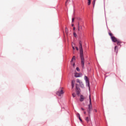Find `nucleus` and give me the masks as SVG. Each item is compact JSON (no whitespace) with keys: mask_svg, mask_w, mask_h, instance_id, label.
Here are the masks:
<instances>
[{"mask_svg":"<svg viewBox=\"0 0 126 126\" xmlns=\"http://www.w3.org/2000/svg\"><path fill=\"white\" fill-rule=\"evenodd\" d=\"M79 48L80 50V56L81 59V64L82 68H84L85 62L84 61V57L83 56V48H82V42L80 40L79 42Z\"/></svg>","mask_w":126,"mask_h":126,"instance_id":"nucleus-1","label":"nucleus"},{"mask_svg":"<svg viewBox=\"0 0 126 126\" xmlns=\"http://www.w3.org/2000/svg\"><path fill=\"white\" fill-rule=\"evenodd\" d=\"M90 104H89V110H88V113L89 114V116L90 117V114H91V110H92V102H91V95L90 94Z\"/></svg>","mask_w":126,"mask_h":126,"instance_id":"nucleus-2","label":"nucleus"},{"mask_svg":"<svg viewBox=\"0 0 126 126\" xmlns=\"http://www.w3.org/2000/svg\"><path fill=\"white\" fill-rule=\"evenodd\" d=\"M111 39L114 43H117V45L121 44V41H119L117 38L115 37V36L112 37Z\"/></svg>","mask_w":126,"mask_h":126,"instance_id":"nucleus-3","label":"nucleus"},{"mask_svg":"<svg viewBox=\"0 0 126 126\" xmlns=\"http://www.w3.org/2000/svg\"><path fill=\"white\" fill-rule=\"evenodd\" d=\"M63 93V88H61L59 90L56 92V94L58 96H62Z\"/></svg>","mask_w":126,"mask_h":126,"instance_id":"nucleus-4","label":"nucleus"},{"mask_svg":"<svg viewBox=\"0 0 126 126\" xmlns=\"http://www.w3.org/2000/svg\"><path fill=\"white\" fill-rule=\"evenodd\" d=\"M84 79L86 81L87 86H88L89 87V80H88V78L87 77V76H85Z\"/></svg>","mask_w":126,"mask_h":126,"instance_id":"nucleus-5","label":"nucleus"},{"mask_svg":"<svg viewBox=\"0 0 126 126\" xmlns=\"http://www.w3.org/2000/svg\"><path fill=\"white\" fill-rule=\"evenodd\" d=\"M87 98V97L84 96L82 95H81L80 101H81V102H83V101H84V99H86Z\"/></svg>","mask_w":126,"mask_h":126,"instance_id":"nucleus-6","label":"nucleus"},{"mask_svg":"<svg viewBox=\"0 0 126 126\" xmlns=\"http://www.w3.org/2000/svg\"><path fill=\"white\" fill-rule=\"evenodd\" d=\"M83 30V28H82V26H80L78 27V31L81 32Z\"/></svg>","mask_w":126,"mask_h":126,"instance_id":"nucleus-7","label":"nucleus"},{"mask_svg":"<svg viewBox=\"0 0 126 126\" xmlns=\"http://www.w3.org/2000/svg\"><path fill=\"white\" fill-rule=\"evenodd\" d=\"M89 117H86V118H85V120L86 121V122H87V123H89V122L90 121V116H89Z\"/></svg>","mask_w":126,"mask_h":126,"instance_id":"nucleus-8","label":"nucleus"},{"mask_svg":"<svg viewBox=\"0 0 126 126\" xmlns=\"http://www.w3.org/2000/svg\"><path fill=\"white\" fill-rule=\"evenodd\" d=\"M75 81H74V80H72L71 82V86H72V88L73 89V88L74 87V83H75Z\"/></svg>","mask_w":126,"mask_h":126,"instance_id":"nucleus-9","label":"nucleus"},{"mask_svg":"<svg viewBox=\"0 0 126 126\" xmlns=\"http://www.w3.org/2000/svg\"><path fill=\"white\" fill-rule=\"evenodd\" d=\"M77 82L80 84V85H83V84L82 83V81H80L79 79H77Z\"/></svg>","mask_w":126,"mask_h":126,"instance_id":"nucleus-10","label":"nucleus"},{"mask_svg":"<svg viewBox=\"0 0 126 126\" xmlns=\"http://www.w3.org/2000/svg\"><path fill=\"white\" fill-rule=\"evenodd\" d=\"M75 77H80V74L78 73H75Z\"/></svg>","mask_w":126,"mask_h":126,"instance_id":"nucleus-11","label":"nucleus"},{"mask_svg":"<svg viewBox=\"0 0 126 126\" xmlns=\"http://www.w3.org/2000/svg\"><path fill=\"white\" fill-rule=\"evenodd\" d=\"M88 0V5H90V4H91V0Z\"/></svg>","mask_w":126,"mask_h":126,"instance_id":"nucleus-12","label":"nucleus"},{"mask_svg":"<svg viewBox=\"0 0 126 126\" xmlns=\"http://www.w3.org/2000/svg\"><path fill=\"white\" fill-rule=\"evenodd\" d=\"M117 48H118V46H116L115 47L114 50H115V52H116V53H118V50H117Z\"/></svg>","mask_w":126,"mask_h":126,"instance_id":"nucleus-13","label":"nucleus"},{"mask_svg":"<svg viewBox=\"0 0 126 126\" xmlns=\"http://www.w3.org/2000/svg\"><path fill=\"white\" fill-rule=\"evenodd\" d=\"M65 33H66V34H67V33H68V31H67V28H65Z\"/></svg>","mask_w":126,"mask_h":126,"instance_id":"nucleus-14","label":"nucleus"},{"mask_svg":"<svg viewBox=\"0 0 126 126\" xmlns=\"http://www.w3.org/2000/svg\"><path fill=\"white\" fill-rule=\"evenodd\" d=\"M109 36H110V37H111L112 38V37H114V36H113V33H111V32H109Z\"/></svg>","mask_w":126,"mask_h":126,"instance_id":"nucleus-15","label":"nucleus"},{"mask_svg":"<svg viewBox=\"0 0 126 126\" xmlns=\"http://www.w3.org/2000/svg\"><path fill=\"white\" fill-rule=\"evenodd\" d=\"M76 89L77 91H79V88L77 87V84L76 85Z\"/></svg>","mask_w":126,"mask_h":126,"instance_id":"nucleus-16","label":"nucleus"},{"mask_svg":"<svg viewBox=\"0 0 126 126\" xmlns=\"http://www.w3.org/2000/svg\"><path fill=\"white\" fill-rule=\"evenodd\" d=\"M75 96H76V94H75V93H73L72 94V96L74 98V97H75Z\"/></svg>","mask_w":126,"mask_h":126,"instance_id":"nucleus-17","label":"nucleus"},{"mask_svg":"<svg viewBox=\"0 0 126 126\" xmlns=\"http://www.w3.org/2000/svg\"><path fill=\"white\" fill-rule=\"evenodd\" d=\"M76 70H77V71H80V69H79V68L78 67H77L76 68Z\"/></svg>","mask_w":126,"mask_h":126,"instance_id":"nucleus-18","label":"nucleus"},{"mask_svg":"<svg viewBox=\"0 0 126 126\" xmlns=\"http://www.w3.org/2000/svg\"><path fill=\"white\" fill-rule=\"evenodd\" d=\"M77 117L78 118H80V114H79V113H78V114H77Z\"/></svg>","mask_w":126,"mask_h":126,"instance_id":"nucleus-19","label":"nucleus"},{"mask_svg":"<svg viewBox=\"0 0 126 126\" xmlns=\"http://www.w3.org/2000/svg\"><path fill=\"white\" fill-rule=\"evenodd\" d=\"M96 1V0H94V7L95 6V2Z\"/></svg>","mask_w":126,"mask_h":126,"instance_id":"nucleus-20","label":"nucleus"},{"mask_svg":"<svg viewBox=\"0 0 126 126\" xmlns=\"http://www.w3.org/2000/svg\"><path fill=\"white\" fill-rule=\"evenodd\" d=\"M68 0H66V2H65V5H66V3L68 2Z\"/></svg>","mask_w":126,"mask_h":126,"instance_id":"nucleus-21","label":"nucleus"},{"mask_svg":"<svg viewBox=\"0 0 126 126\" xmlns=\"http://www.w3.org/2000/svg\"><path fill=\"white\" fill-rule=\"evenodd\" d=\"M79 120L80 121V122H82V120L80 117L79 118Z\"/></svg>","mask_w":126,"mask_h":126,"instance_id":"nucleus-22","label":"nucleus"},{"mask_svg":"<svg viewBox=\"0 0 126 126\" xmlns=\"http://www.w3.org/2000/svg\"><path fill=\"white\" fill-rule=\"evenodd\" d=\"M72 60H75V56H73Z\"/></svg>","mask_w":126,"mask_h":126,"instance_id":"nucleus-23","label":"nucleus"},{"mask_svg":"<svg viewBox=\"0 0 126 126\" xmlns=\"http://www.w3.org/2000/svg\"><path fill=\"white\" fill-rule=\"evenodd\" d=\"M74 21V18H73L72 19V22H73Z\"/></svg>","mask_w":126,"mask_h":126,"instance_id":"nucleus-24","label":"nucleus"},{"mask_svg":"<svg viewBox=\"0 0 126 126\" xmlns=\"http://www.w3.org/2000/svg\"><path fill=\"white\" fill-rule=\"evenodd\" d=\"M73 34L74 35L75 37H76V33H75V32H74Z\"/></svg>","mask_w":126,"mask_h":126,"instance_id":"nucleus-25","label":"nucleus"},{"mask_svg":"<svg viewBox=\"0 0 126 126\" xmlns=\"http://www.w3.org/2000/svg\"><path fill=\"white\" fill-rule=\"evenodd\" d=\"M72 47L73 50H75V48H74V46H73V45H72Z\"/></svg>","mask_w":126,"mask_h":126,"instance_id":"nucleus-26","label":"nucleus"},{"mask_svg":"<svg viewBox=\"0 0 126 126\" xmlns=\"http://www.w3.org/2000/svg\"><path fill=\"white\" fill-rule=\"evenodd\" d=\"M75 48H76V49L77 50V51H78V50H79V49H78V47H76Z\"/></svg>","mask_w":126,"mask_h":126,"instance_id":"nucleus-27","label":"nucleus"},{"mask_svg":"<svg viewBox=\"0 0 126 126\" xmlns=\"http://www.w3.org/2000/svg\"><path fill=\"white\" fill-rule=\"evenodd\" d=\"M71 26H72V27H73V26H74V25L73 24H72L71 25Z\"/></svg>","mask_w":126,"mask_h":126,"instance_id":"nucleus-28","label":"nucleus"},{"mask_svg":"<svg viewBox=\"0 0 126 126\" xmlns=\"http://www.w3.org/2000/svg\"><path fill=\"white\" fill-rule=\"evenodd\" d=\"M84 114L85 115H86V111H84Z\"/></svg>","mask_w":126,"mask_h":126,"instance_id":"nucleus-29","label":"nucleus"},{"mask_svg":"<svg viewBox=\"0 0 126 126\" xmlns=\"http://www.w3.org/2000/svg\"><path fill=\"white\" fill-rule=\"evenodd\" d=\"M81 110H82V111H84V109L83 108H82Z\"/></svg>","mask_w":126,"mask_h":126,"instance_id":"nucleus-30","label":"nucleus"},{"mask_svg":"<svg viewBox=\"0 0 126 126\" xmlns=\"http://www.w3.org/2000/svg\"><path fill=\"white\" fill-rule=\"evenodd\" d=\"M75 65V63H73V66H74Z\"/></svg>","mask_w":126,"mask_h":126,"instance_id":"nucleus-31","label":"nucleus"},{"mask_svg":"<svg viewBox=\"0 0 126 126\" xmlns=\"http://www.w3.org/2000/svg\"><path fill=\"white\" fill-rule=\"evenodd\" d=\"M79 26H79V23H78V27Z\"/></svg>","mask_w":126,"mask_h":126,"instance_id":"nucleus-32","label":"nucleus"},{"mask_svg":"<svg viewBox=\"0 0 126 126\" xmlns=\"http://www.w3.org/2000/svg\"><path fill=\"white\" fill-rule=\"evenodd\" d=\"M78 20H81V18H79L78 19Z\"/></svg>","mask_w":126,"mask_h":126,"instance_id":"nucleus-33","label":"nucleus"},{"mask_svg":"<svg viewBox=\"0 0 126 126\" xmlns=\"http://www.w3.org/2000/svg\"><path fill=\"white\" fill-rule=\"evenodd\" d=\"M73 30H75V27L73 28Z\"/></svg>","mask_w":126,"mask_h":126,"instance_id":"nucleus-34","label":"nucleus"},{"mask_svg":"<svg viewBox=\"0 0 126 126\" xmlns=\"http://www.w3.org/2000/svg\"><path fill=\"white\" fill-rule=\"evenodd\" d=\"M73 60L72 59V60H71V62H73Z\"/></svg>","mask_w":126,"mask_h":126,"instance_id":"nucleus-35","label":"nucleus"},{"mask_svg":"<svg viewBox=\"0 0 126 126\" xmlns=\"http://www.w3.org/2000/svg\"><path fill=\"white\" fill-rule=\"evenodd\" d=\"M95 112H97V110H95Z\"/></svg>","mask_w":126,"mask_h":126,"instance_id":"nucleus-36","label":"nucleus"}]
</instances>
